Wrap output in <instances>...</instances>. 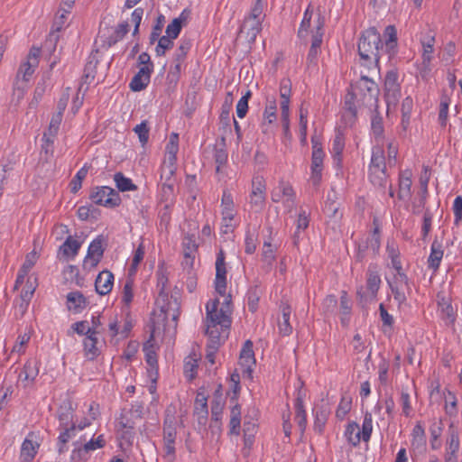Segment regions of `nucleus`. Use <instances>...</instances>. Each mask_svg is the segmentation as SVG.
<instances>
[{
	"label": "nucleus",
	"mask_w": 462,
	"mask_h": 462,
	"mask_svg": "<svg viewBox=\"0 0 462 462\" xmlns=\"http://www.w3.org/2000/svg\"><path fill=\"white\" fill-rule=\"evenodd\" d=\"M394 299L400 303L406 300V293L410 291L408 277L404 273H396L393 282H389Z\"/></svg>",
	"instance_id": "obj_11"
},
{
	"label": "nucleus",
	"mask_w": 462,
	"mask_h": 462,
	"mask_svg": "<svg viewBox=\"0 0 462 462\" xmlns=\"http://www.w3.org/2000/svg\"><path fill=\"white\" fill-rule=\"evenodd\" d=\"M345 147L344 135L340 131L336 133V135L332 143V153L335 159L339 162L341 161V154Z\"/></svg>",
	"instance_id": "obj_40"
},
{
	"label": "nucleus",
	"mask_w": 462,
	"mask_h": 462,
	"mask_svg": "<svg viewBox=\"0 0 462 462\" xmlns=\"http://www.w3.org/2000/svg\"><path fill=\"white\" fill-rule=\"evenodd\" d=\"M453 212L455 216V224L458 225L462 221V197L457 196L453 203Z\"/></svg>",
	"instance_id": "obj_64"
},
{
	"label": "nucleus",
	"mask_w": 462,
	"mask_h": 462,
	"mask_svg": "<svg viewBox=\"0 0 462 462\" xmlns=\"http://www.w3.org/2000/svg\"><path fill=\"white\" fill-rule=\"evenodd\" d=\"M23 374H26V379H31L32 383L39 374V364L35 359H29L23 365L22 372L19 374V379H22Z\"/></svg>",
	"instance_id": "obj_33"
},
{
	"label": "nucleus",
	"mask_w": 462,
	"mask_h": 462,
	"mask_svg": "<svg viewBox=\"0 0 462 462\" xmlns=\"http://www.w3.org/2000/svg\"><path fill=\"white\" fill-rule=\"evenodd\" d=\"M39 445L37 443H34L32 440L26 438L21 448V458L23 462H31L36 453H37V448Z\"/></svg>",
	"instance_id": "obj_26"
},
{
	"label": "nucleus",
	"mask_w": 462,
	"mask_h": 462,
	"mask_svg": "<svg viewBox=\"0 0 462 462\" xmlns=\"http://www.w3.org/2000/svg\"><path fill=\"white\" fill-rule=\"evenodd\" d=\"M134 417H131L128 412L127 413H122L118 424L123 430V438H132L134 436L133 430L134 429Z\"/></svg>",
	"instance_id": "obj_32"
},
{
	"label": "nucleus",
	"mask_w": 462,
	"mask_h": 462,
	"mask_svg": "<svg viewBox=\"0 0 462 462\" xmlns=\"http://www.w3.org/2000/svg\"><path fill=\"white\" fill-rule=\"evenodd\" d=\"M271 199L275 203L282 202L286 209L291 212L295 207L296 193L289 182L281 180L272 189Z\"/></svg>",
	"instance_id": "obj_7"
},
{
	"label": "nucleus",
	"mask_w": 462,
	"mask_h": 462,
	"mask_svg": "<svg viewBox=\"0 0 462 462\" xmlns=\"http://www.w3.org/2000/svg\"><path fill=\"white\" fill-rule=\"evenodd\" d=\"M41 50L37 47H32L27 56V60L21 64L16 79L18 80L22 76L23 81H28L34 72L35 68L39 65V57Z\"/></svg>",
	"instance_id": "obj_10"
},
{
	"label": "nucleus",
	"mask_w": 462,
	"mask_h": 462,
	"mask_svg": "<svg viewBox=\"0 0 462 462\" xmlns=\"http://www.w3.org/2000/svg\"><path fill=\"white\" fill-rule=\"evenodd\" d=\"M219 300L215 299L206 305L207 324L219 326L224 331L229 328L231 320L228 315V309L218 310Z\"/></svg>",
	"instance_id": "obj_8"
},
{
	"label": "nucleus",
	"mask_w": 462,
	"mask_h": 462,
	"mask_svg": "<svg viewBox=\"0 0 462 462\" xmlns=\"http://www.w3.org/2000/svg\"><path fill=\"white\" fill-rule=\"evenodd\" d=\"M89 199L93 203L106 208H115L121 202L116 190L107 186L96 187L92 189Z\"/></svg>",
	"instance_id": "obj_6"
},
{
	"label": "nucleus",
	"mask_w": 462,
	"mask_h": 462,
	"mask_svg": "<svg viewBox=\"0 0 462 462\" xmlns=\"http://www.w3.org/2000/svg\"><path fill=\"white\" fill-rule=\"evenodd\" d=\"M223 408V398H221V396H217L216 398H213V400L211 401V418L217 426L220 421Z\"/></svg>",
	"instance_id": "obj_37"
},
{
	"label": "nucleus",
	"mask_w": 462,
	"mask_h": 462,
	"mask_svg": "<svg viewBox=\"0 0 462 462\" xmlns=\"http://www.w3.org/2000/svg\"><path fill=\"white\" fill-rule=\"evenodd\" d=\"M88 171V167L83 166L71 180L69 186L72 193L78 192L82 186V180L86 178Z\"/></svg>",
	"instance_id": "obj_44"
},
{
	"label": "nucleus",
	"mask_w": 462,
	"mask_h": 462,
	"mask_svg": "<svg viewBox=\"0 0 462 462\" xmlns=\"http://www.w3.org/2000/svg\"><path fill=\"white\" fill-rule=\"evenodd\" d=\"M73 408L69 401L63 402L58 410L60 427H69L73 421Z\"/></svg>",
	"instance_id": "obj_22"
},
{
	"label": "nucleus",
	"mask_w": 462,
	"mask_h": 462,
	"mask_svg": "<svg viewBox=\"0 0 462 462\" xmlns=\"http://www.w3.org/2000/svg\"><path fill=\"white\" fill-rule=\"evenodd\" d=\"M372 131L374 134V136L381 137L383 134V117L376 112V110H374V115L372 116V122H371Z\"/></svg>",
	"instance_id": "obj_49"
},
{
	"label": "nucleus",
	"mask_w": 462,
	"mask_h": 462,
	"mask_svg": "<svg viewBox=\"0 0 462 462\" xmlns=\"http://www.w3.org/2000/svg\"><path fill=\"white\" fill-rule=\"evenodd\" d=\"M74 449L71 454V460L73 461H86L88 458L89 451L85 449V446H79L78 442L74 443Z\"/></svg>",
	"instance_id": "obj_58"
},
{
	"label": "nucleus",
	"mask_w": 462,
	"mask_h": 462,
	"mask_svg": "<svg viewBox=\"0 0 462 462\" xmlns=\"http://www.w3.org/2000/svg\"><path fill=\"white\" fill-rule=\"evenodd\" d=\"M102 242V238L98 236L90 243L87 256L84 260V268H94L98 264L104 254Z\"/></svg>",
	"instance_id": "obj_14"
},
{
	"label": "nucleus",
	"mask_w": 462,
	"mask_h": 462,
	"mask_svg": "<svg viewBox=\"0 0 462 462\" xmlns=\"http://www.w3.org/2000/svg\"><path fill=\"white\" fill-rule=\"evenodd\" d=\"M328 411L324 410V409L316 411L314 429L319 433H321L323 430V427L328 419Z\"/></svg>",
	"instance_id": "obj_57"
},
{
	"label": "nucleus",
	"mask_w": 462,
	"mask_h": 462,
	"mask_svg": "<svg viewBox=\"0 0 462 462\" xmlns=\"http://www.w3.org/2000/svg\"><path fill=\"white\" fill-rule=\"evenodd\" d=\"M114 274L108 271L104 270L100 272L95 281L96 291L99 295H106L113 288Z\"/></svg>",
	"instance_id": "obj_17"
},
{
	"label": "nucleus",
	"mask_w": 462,
	"mask_h": 462,
	"mask_svg": "<svg viewBox=\"0 0 462 462\" xmlns=\"http://www.w3.org/2000/svg\"><path fill=\"white\" fill-rule=\"evenodd\" d=\"M226 329H224V332ZM223 330L218 328V326L207 324L206 334L208 336V343H216V346L221 345Z\"/></svg>",
	"instance_id": "obj_41"
},
{
	"label": "nucleus",
	"mask_w": 462,
	"mask_h": 462,
	"mask_svg": "<svg viewBox=\"0 0 462 462\" xmlns=\"http://www.w3.org/2000/svg\"><path fill=\"white\" fill-rule=\"evenodd\" d=\"M384 34L388 37L385 41V49L390 52L395 48L397 42V33L394 26L388 25L385 28Z\"/></svg>",
	"instance_id": "obj_48"
},
{
	"label": "nucleus",
	"mask_w": 462,
	"mask_h": 462,
	"mask_svg": "<svg viewBox=\"0 0 462 462\" xmlns=\"http://www.w3.org/2000/svg\"><path fill=\"white\" fill-rule=\"evenodd\" d=\"M191 48V42L189 40L182 39L180 42L179 47L176 49L173 60L174 61H184L189 51Z\"/></svg>",
	"instance_id": "obj_43"
},
{
	"label": "nucleus",
	"mask_w": 462,
	"mask_h": 462,
	"mask_svg": "<svg viewBox=\"0 0 462 462\" xmlns=\"http://www.w3.org/2000/svg\"><path fill=\"white\" fill-rule=\"evenodd\" d=\"M449 431H450V433H449L448 450L450 452V456H447V457H446L447 461L451 460V456H454L459 448L458 435L456 432V430L454 429H452V426L450 427Z\"/></svg>",
	"instance_id": "obj_50"
},
{
	"label": "nucleus",
	"mask_w": 462,
	"mask_h": 462,
	"mask_svg": "<svg viewBox=\"0 0 462 462\" xmlns=\"http://www.w3.org/2000/svg\"><path fill=\"white\" fill-rule=\"evenodd\" d=\"M369 177L374 186L385 188L388 182L386 173V161L384 151L381 146H374L372 150L371 162L369 166Z\"/></svg>",
	"instance_id": "obj_4"
},
{
	"label": "nucleus",
	"mask_w": 462,
	"mask_h": 462,
	"mask_svg": "<svg viewBox=\"0 0 462 462\" xmlns=\"http://www.w3.org/2000/svg\"><path fill=\"white\" fill-rule=\"evenodd\" d=\"M351 409V401L342 398L336 411V416L339 420H344Z\"/></svg>",
	"instance_id": "obj_62"
},
{
	"label": "nucleus",
	"mask_w": 462,
	"mask_h": 462,
	"mask_svg": "<svg viewBox=\"0 0 462 462\" xmlns=\"http://www.w3.org/2000/svg\"><path fill=\"white\" fill-rule=\"evenodd\" d=\"M185 20L186 18L183 17V14L180 17L174 18L166 28V35L176 39L181 31L182 23Z\"/></svg>",
	"instance_id": "obj_39"
},
{
	"label": "nucleus",
	"mask_w": 462,
	"mask_h": 462,
	"mask_svg": "<svg viewBox=\"0 0 462 462\" xmlns=\"http://www.w3.org/2000/svg\"><path fill=\"white\" fill-rule=\"evenodd\" d=\"M411 172L410 171H404L400 174L398 199L400 200L409 199L411 195Z\"/></svg>",
	"instance_id": "obj_20"
},
{
	"label": "nucleus",
	"mask_w": 462,
	"mask_h": 462,
	"mask_svg": "<svg viewBox=\"0 0 462 462\" xmlns=\"http://www.w3.org/2000/svg\"><path fill=\"white\" fill-rule=\"evenodd\" d=\"M81 243L68 236L63 245L60 247V251L64 256L74 258L80 249Z\"/></svg>",
	"instance_id": "obj_29"
},
{
	"label": "nucleus",
	"mask_w": 462,
	"mask_h": 462,
	"mask_svg": "<svg viewBox=\"0 0 462 462\" xmlns=\"http://www.w3.org/2000/svg\"><path fill=\"white\" fill-rule=\"evenodd\" d=\"M398 75L397 72L390 70L387 72L384 80V88L386 91V97L389 98L393 97V99L397 98V95L400 92L399 85L397 83Z\"/></svg>",
	"instance_id": "obj_23"
},
{
	"label": "nucleus",
	"mask_w": 462,
	"mask_h": 462,
	"mask_svg": "<svg viewBox=\"0 0 462 462\" xmlns=\"http://www.w3.org/2000/svg\"><path fill=\"white\" fill-rule=\"evenodd\" d=\"M263 261L268 268H271L275 259L273 245L270 243H264L262 254Z\"/></svg>",
	"instance_id": "obj_59"
},
{
	"label": "nucleus",
	"mask_w": 462,
	"mask_h": 462,
	"mask_svg": "<svg viewBox=\"0 0 462 462\" xmlns=\"http://www.w3.org/2000/svg\"><path fill=\"white\" fill-rule=\"evenodd\" d=\"M173 38L163 35L160 37L156 42H158V44L155 48V52L157 56H164L166 53V51L171 49L173 47Z\"/></svg>",
	"instance_id": "obj_42"
},
{
	"label": "nucleus",
	"mask_w": 462,
	"mask_h": 462,
	"mask_svg": "<svg viewBox=\"0 0 462 462\" xmlns=\"http://www.w3.org/2000/svg\"><path fill=\"white\" fill-rule=\"evenodd\" d=\"M337 308V300L335 295H328L322 303V310L325 314H334Z\"/></svg>",
	"instance_id": "obj_53"
},
{
	"label": "nucleus",
	"mask_w": 462,
	"mask_h": 462,
	"mask_svg": "<svg viewBox=\"0 0 462 462\" xmlns=\"http://www.w3.org/2000/svg\"><path fill=\"white\" fill-rule=\"evenodd\" d=\"M313 151L311 158V181L314 186H318L321 180V171L323 167L324 152L319 143L313 140Z\"/></svg>",
	"instance_id": "obj_13"
},
{
	"label": "nucleus",
	"mask_w": 462,
	"mask_h": 462,
	"mask_svg": "<svg viewBox=\"0 0 462 462\" xmlns=\"http://www.w3.org/2000/svg\"><path fill=\"white\" fill-rule=\"evenodd\" d=\"M134 132L138 134L139 141L145 144L149 139V127L147 121H143L134 128Z\"/></svg>",
	"instance_id": "obj_56"
},
{
	"label": "nucleus",
	"mask_w": 462,
	"mask_h": 462,
	"mask_svg": "<svg viewBox=\"0 0 462 462\" xmlns=\"http://www.w3.org/2000/svg\"><path fill=\"white\" fill-rule=\"evenodd\" d=\"M61 432L58 438V451L62 454L68 450L66 444L74 437L76 423H72L69 427H60Z\"/></svg>",
	"instance_id": "obj_24"
},
{
	"label": "nucleus",
	"mask_w": 462,
	"mask_h": 462,
	"mask_svg": "<svg viewBox=\"0 0 462 462\" xmlns=\"http://www.w3.org/2000/svg\"><path fill=\"white\" fill-rule=\"evenodd\" d=\"M88 305L86 297L80 291H71L67 295V308L75 313L81 312Z\"/></svg>",
	"instance_id": "obj_19"
},
{
	"label": "nucleus",
	"mask_w": 462,
	"mask_h": 462,
	"mask_svg": "<svg viewBox=\"0 0 462 462\" xmlns=\"http://www.w3.org/2000/svg\"><path fill=\"white\" fill-rule=\"evenodd\" d=\"M413 106L412 98L410 97H405L402 103V125L404 129L410 124L411 114Z\"/></svg>",
	"instance_id": "obj_36"
},
{
	"label": "nucleus",
	"mask_w": 462,
	"mask_h": 462,
	"mask_svg": "<svg viewBox=\"0 0 462 462\" xmlns=\"http://www.w3.org/2000/svg\"><path fill=\"white\" fill-rule=\"evenodd\" d=\"M262 20L245 17L240 28V33L245 34L248 42H254L262 30Z\"/></svg>",
	"instance_id": "obj_18"
},
{
	"label": "nucleus",
	"mask_w": 462,
	"mask_h": 462,
	"mask_svg": "<svg viewBox=\"0 0 462 462\" xmlns=\"http://www.w3.org/2000/svg\"><path fill=\"white\" fill-rule=\"evenodd\" d=\"M345 436L352 446H357L361 440L359 425L355 421L348 423L345 430Z\"/></svg>",
	"instance_id": "obj_31"
},
{
	"label": "nucleus",
	"mask_w": 462,
	"mask_h": 462,
	"mask_svg": "<svg viewBox=\"0 0 462 462\" xmlns=\"http://www.w3.org/2000/svg\"><path fill=\"white\" fill-rule=\"evenodd\" d=\"M195 411L199 414H202V419L206 420L208 411V398L202 393H198L196 401H195Z\"/></svg>",
	"instance_id": "obj_45"
},
{
	"label": "nucleus",
	"mask_w": 462,
	"mask_h": 462,
	"mask_svg": "<svg viewBox=\"0 0 462 462\" xmlns=\"http://www.w3.org/2000/svg\"><path fill=\"white\" fill-rule=\"evenodd\" d=\"M222 215H223V220L224 221H231L234 218V201L232 195L226 191L224 190L222 195Z\"/></svg>",
	"instance_id": "obj_28"
},
{
	"label": "nucleus",
	"mask_w": 462,
	"mask_h": 462,
	"mask_svg": "<svg viewBox=\"0 0 462 462\" xmlns=\"http://www.w3.org/2000/svg\"><path fill=\"white\" fill-rule=\"evenodd\" d=\"M251 91L248 90L238 101L236 105V115L239 118L245 116L248 110V100L251 97Z\"/></svg>",
	"instance_id": "obj_52"
},
{
	"label": "nucleus",
	"mask_w": 462,
	"mask_h": 462,
	"mask_svg": "<svg viewBox=\"0 0 462 462\" xmlns=\"http://www.w3.org/2000/svg\"><path fill=\"white\" fill-rule=\"evenodd\" d=\"M129 31V24L125 22L116 28L114 34L109 39V45L116 43L118 41L122 40L124 36Z\"/></svg>",
	"instance_id": "obj_51"
},
{
	"label": "nucleus",
	"mask_w": 462,
	"mask_h": 462,
	"mask_svg": "<svg viewBox=\"0 0 462 462\" xmlns=\"http://www.w3.org/2000/svg\"><path fill=\"white\" fill-rule=\"evenodd\" d=\"M177 420L172 414L166 413L163 423V442L165 455L174 457Z\"/></svg>",
	"instance_id": "obj_9"
},
{
	"label": "nucleus",
	"mask_w": 462,
	"mask_h": 462,
	"mask_svg": "<svg viewBox=\"0 0 462 462\" xmlns=\"http://www.w3.org/2000/svg\"><path fill=\"white\" fill-rule=\"evenodd\" d=\"M323 25L324 23L322 21H319V24L317 25L316 32L312 34L311 37V45L310 47H315L320 50L323 37Z\"/></svg>",
	"instance_id": "obj_60"
},
{
	"label": "nucleus",
	"mask_w": 462,
	"mask_h": 462,
	"mask_svg": "<svg viewBox=\"0 0 462 462\" xmlns=\"http://www.w3.org/2000/svg\"><path fill=\"white\" fill-rule=\"evenodd\" d=\"M358 54L364 61L362 64L378 66L381 51H383V44L381 35L375 27H370L362 32L358 42Z\"/></svg>",
	"instance_id": "obj_3"
},
{
	"label": "nucleus",
	"mask_w": 462,
	"mask_h": 462,
	"mask_svg": "<svg viewBox=\"0 0 462 462\" xmlns=\"http://www.w3.org/2000/svg\"><path fill=\"white\" fill-rule=\"evenodd\" d=\"M379 88L377 84L367 76H361L359 80L351 85V91L347 94L345 100V107L353 116H356V106L354 100L359 106L372 108L377 107Z\"/></svg>",
	"instance_id": "obj_2"
},
{
	"label": "nucleus",
	"mask_w": 462,
	"mask_h": 462,
	"mask_svg": "<svg viewBox=\"0 0 462 462\" xmlns=\"http://www.w3.org/2000/svg\"><path fill=\"white\" fill-rule=\"evenodd\" d=\"M411 446L414 449L422 450L426 446V436L424 428L418 422L412 430Z\"/></svg>",
	"instance_id": "obj_27"
},
{
	"label": "nucleus",
	"mask_w": 462,
	"mask_h": 462,
	"mask_svg": "<svg viewBox=\"0 0 462 462\" xmlns=\"http://www.w3.org/2000/svg\"><path fill=\"white\" fill-rule=\"evenodd\" d=\"M114 180L116 188L122 192L137 189V186L133 183L132 180L126 178L122 172H116L114 175Z\"/></svg>",
	"instance_id": "obj_34"
},
{
	"label": "nucleus",
	"mask_w": 462,
	"mask_h": 462,
	"mask_svg": "<svg viewBox=\"0 0 462 462\" xmlns=\"http://www.w3.org/2000/svg\"><path fill=\"white\" fill-rule=\"evenodd\" d=\"M239 359V364L244 368V373H247L248 376H251L253 366L255 365L253 343L251 340L245 342Z\"/></svg>",
	"instance_id": "obj_16"
},
{
	"label": "nucleus",
	"mask_w": 462,
	"mask_h": 462,
	"mask_svg": "<svg viewBox=\"0 0 462 462\" xmlns=\"http://www.w3.org/2000/svg\"><path fill=\"white\" fill-rule=\"evenodd\" d=\"M291 309L289 306L282 309V321L280 322L279 328L283 335H289L291 332V326L289 323Z\"/></svg>",
	"instance_id": "obj_55"
},
{
	"label": "nucleus",
	"mask_w": 462,
	"mask_h": 462,
	"mask_svg": "<svg viewBox=\"0 0 462 462\" xmlns=\"http://www.w3.org/2000/svg\"><path fill=\"white\" fill-rule=\"evenodd\" d=\"M443 250L441 244L435 239L431 244L430 254L428 258V266L433 271H437L439 267L443 257Z\"/></svg>",
	"instance_id": "obj_21"
},
{
	"label": "nucleus",
	"mask_w": 462,
	"mask_h": 462,
	"mask_svg": "<svg viewBox=\"0 0 462 462\" xmlns=\"http://www.w3.org/2000/svg\"><path fill=\"white\" fill-rule=\"evenodd\" d=\"M264 203L265 195H250V205L254 211H261L264 207Z\"/></svg>",
	"instance_id": "obj_63"
},
{
	"label": "nucleus",
	"mask_w": 462,
	"mask_h": 462,
	"mask_svg": "<svg viewBox=\"0 0 462 462\" xmlns=\"http://www.w3.org/2000/svg\"><path fill=\"white\" fill-rule=\"evenodd\" d=\"M215 290L220 296H225L226 290V268L223 250H220L217 254Z\"/></svg>",
	"instance_id": "obj_12"
},
{
	"label": "nucleus",
	"mask_w": 462,
	"mask_h": 462,
	"mask_svg": "<svg viewBox=\"0 0 462 462\" xmlns=\"http://www.w3.org/2000/svg\"><path fill=\"white\" fill-rule=\"evenodd\" d=\"M441 317L447 325L454 324L456 319V311L450 302L444 297L439 301Z\"/></svg>",
	"instance_id": "obj_25"
},
{
	"label": "nucleus",
	"mask_w": 462,
	"mask_h": 462,
	"mask_svg": "<svg viewBox=\"0 0 462 462\" xmlns=\"http://www.w3.org/2000/svg\"><path fill=\"white\" fill-rule=\"evenodd\" d=\"M381 284V278L377 265L370 264L367 270L366 289L363 287L357 291V298L361 304H366L376 298Z\"/></svg>",
	"instance_id": "obj_5"
},
{
	"label": "nucleus",
	"mask_w": 462,
	"mask_h": 462,
	"mask_svg": "<svg viewBox=\"0 0 462 462\" xmlns=\"http://www.w3.org/2000/svg\"><path fill=\"white\" fill-rule=\"evenodd\" d=\"M291 81L290 79H284L281 82L280 95H281V109L285 104L287 108H290V96H291Z\"/></svg>",
	"instance_id": "obj_46"
},
{
	"label": "nucleus",
	"mask_w": 462,
	"mask_h": 462,
	"mask_svg": "<svg viewBox=\"0 0 462 462\" xmlns=\"http://www.w3.org/2000/svg\"><path fill=\"white\" fill-rule=\"evenodd\" d=\"M96 334H89L86 336L84 339V350L87 356L90 359H93L99 354V349L97 347V337Z\"/></svg>",
	"instance_id": "obj_30"
},
{
	"label": "nucleus",
	"mask_w": 462,
	"mask_h": 462,
	"mask_svg": "<svg viewBox=\"0 0 462 462\" xmlns=\"http://www.w3.org/2000/svg\"><path fill=\"white\" fill-rule=\"evenodd\" d=\"M362 439L365 442H367L370 438L373 431V420H372V414L370 412H366L365 414L363 425H362Z\"/></svg>",
	"instance_id": "obj_47"
},
{
	"label": "nucleus",
	"mask_w": 462,
	"mask_h": 462,
	"mask_svg": "<svg viewBox=\"0 0 462 462\" xmlns=\"http://www.w3.org/2000/svg\"><path fill=\"white\" fill-rule=\"evenodd\" d=\"M153 70V65L143 66L139 71L134 76L130 82V88L133 91H141L144 89L150 83L151 74Z\"/></svg>",
	"instance_id": "obj_15"
},
{
	"label": "nucleus",
	"mask_w": 462,
	"mask_h": 462,
	"mask_svg": "<svg viewBox=\"0 0 462 462\" xmlns=\"http://www.w3.org/2000/svg\"><path fill=\"white\" fill-rule=\"evenodd\" d=\"M295 410L296 415L295 420L300 429L301 431L305 430L307 420H306V411L303 407V401L301 397L298 396L295 402Z\"/></svg>",
	"instance_id": "obj_35"
},
{
	"label": "nucleus",
	"mask_w": 462,
	"mask_h": 462,
	"mask_svg": "<svg viewBox=\"0 0 462 462\" xmlns=\"http://www.w3.org/2000/svg\"><path fill=\"white\" fill-rule=\"evenodd\" d=\"M164 25V16L160 14L157 18L155 24L152 27V31L150 34V44H153L161 36L162 28Z\"/></svg>",
	"instance_id": "obj_54"
},
{
	"label": "nucleus",
	"mask_w": 462,
	"mask_h": 462,
	"mask_svg": "<svg viewBox=\"0 0 462 462\" xmlns=\"http://www.w3.org/2000/svg\"><path fill=\"white\" fill-rule=\"evenodd\" d=\"M214 159L215 162L217 163L216 171L219 172L221 167L227 161V153L226 150L223 148H215Z\"/></svg>",
	"instance_id": "obj_61"
},
{
	"label": "nucleus",
	"mask_w": 462,
	"mask_h": 462,
	"mask_svg": "<svg viewBox=\"0 0 462 462\" xmlns=\"http://www.w3.org/2000/svg\"><path fill=\"white\" fill-rule=\"evenodd\" d=\"M261 291L258 286L251 287L247 291V304L251 312H255L258 308Z\"/></svg>",
	"instance_id": "obj_38"
},
{
	"label": "nucleus",
	"mask_w": 462,
	"mask_h": 462,
	"mask_svg": "<svg viewBox=\"0 0 462 462\" xmlns=\"http://www.w3.org/2000/svg\"><path fill=\"white\" fill-rule=\"evenodd\" d=\"M166 282L167 279L164 277L161 278L158 282V286L161 287L155 300L158 310L152 312L150 338L143 345L145 360L151 367L149 371L150 376H152L153 372L157 374L158 368L154 338L161 334L164 337H173L176 333L177 322L180 316V303L176 296H170L168 292L165 291Z\"/></svg>",
	"instance_id": "obj_1"
}]
</instances>
